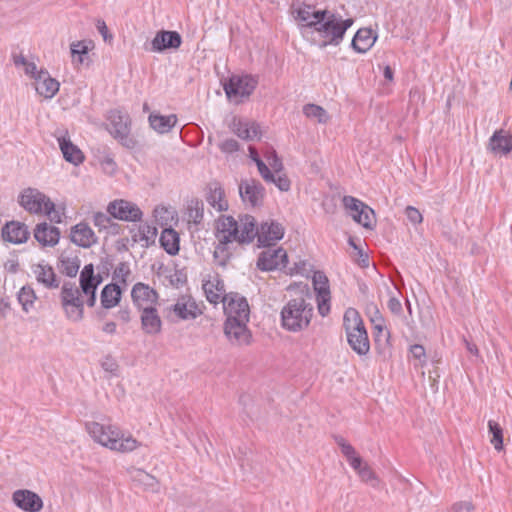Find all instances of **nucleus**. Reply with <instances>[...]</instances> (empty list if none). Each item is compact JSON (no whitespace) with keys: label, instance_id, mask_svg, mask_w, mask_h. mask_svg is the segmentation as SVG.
I'll return each instance as SVG.
<instances>
[{"label":"nucleus","instance_id":"f257e3e1","mask_svg":"<svg viewBox=\"0 0 512 512\" xmlns=\"http://www.w3.org/2000/svg\"><path fill=\"white\" fill-rule=\"evenodd\" d=\"M80 288L72 283H64L61 288V304L67 318L78 322L83 318L84 302L89 307L96 303V290L102 282V277L94 274L93 264L85 265L80 273Z\"/></svg>","mask_w":512,"mask_h":512},{"label":"nucleus","instance_id":"f03ea898","mask_svg":"<svg viewBox=\"0 0 512 512\" xmlns=\"http://www.w3.org/2000/svg\"><path fill=\"white\" fill-rule=\"evenodd\" d=\"M252 216L240 215L236 220L232 216L222 215L216 221V238L218 244L214 249L213 257L217 265L224 267L232 255L230 245L248 244L253 241Z\"/></svg>","mask_w":512,"mask_h":512},{"label":"nucleus","instance_id":"7ed1b4c3","mask_svg":"<svg viewBox=\"0 0 512 512\" xmlns=\"http://www.w3.org/2000/svg\"><path fill=\"white\" fill-rule=\"evenodd\" d=\"M85 429L94 442L117 453H130L141 446V443L130 433L123 432L117 425L90 421Z\"/></svg>","mask_w":512,"mask_h":512},{"label":"nucleus","instance_id":"20e7f679","mask_svg":"<svg viewBox=\"0 0 512 512\" xmlns=\"http://www.w3.org/2000/svg\"><path fill=\"white\" fill-rule=\"evenodd\" d=\"M313 311V305L303 297L289 300L281 309L282 328L292 333L306 330L311 323Z\"/></svg>","mask_w":512,"mask_h":512},{"label":"nucleus","instance_id":"39448f33","mask_svg":"<svg viewBox=\"0 0 512 512\" xmlns=\"http://www.w3.org/2000/svg\"><path fill=\"white\" fill-rule=\"evenodd\" d=\"M18 203L30 214H45L51 222L56 224L63 221V210L57 209L54 202L37 188L23 189L18 196Z\"/></svg>","mask_w":512,"mask_h":512},{"label":"nucleus","instance_id":"423d86ee","mask_svg":"<svg viewBox=\"0 0 512 512\" xmlns=\"http://www.w3.org/2000/svg\"><path fill=\"white\" fill-rule=\"evenodd\" d=\"M319 23L314 28L315 32L322 39L319 44L321 48L329 45L337 46L344 38L345 32L353 24V19H343L340 14L324 10Z\"/></svg>","mask_w":512,"mask_h":512},{"label":"nucleus","instance_id":"0eeeda50","mask_svg":"<svg viewBox=\"0 0 512 512\" xmlns=\"http://www.w3.org/2000/svg\"><path fill=\"white\" fill-rule=\"evenodd\" d=\"M343 327L347 341L358 355H366L370 350L368 334L359 312L354 308H348L343 316Z\"/></svg>","mask_w":512,"mask_h":512},{"label":"nucleus","instance_id":"6e6552de","mask_svg":"<svg viewBox=\"0 0 512 512\" xmlns=\"http://www.w3.org/2000/svg\"><path fill=\"white\" fill-rule=\"evenodd\" d=\"M108 131L122 146L128 149L135 148L137 142L131 136V120L127 113L112 110L108 115Z\"/></svg>","mask_w":512,"mask_h":512},{"label":"nucleus","instance_id":"1a4fd4ad","mask_svg":"<svg viewBox=\"0 0 512 512\" xmlns=\"http://www.w3.org/2000/svg\"><path fill=\"white\" fill-rule=\"evenodd\" d=\"M257 80L250 75H233L224 83V91L230 102L239 104L253 93Z\"/></svg>","mask_w":512,"mask_h":512},{"label":"nucleus","instance_id":"9d476101","mask_svg":"<svg viewBox=\"0 0 512 512\" xmlns=\"http://www.w3.org/2000/svg\"><path fill=\"white\" fill-rule=\"evenodd\" d=\"M342 202L354 221L364 228H372L374 224V211L368 205L352 196H344Z\"/></svg>","mask_w":512,"mask_h":512},{"label":"nucleus","instance_id":"9b49d317","mask_svg":"<svg viewBox=\"0 0 512 512\" xmlns=\"http://www.w3.org/2000/svg\"><path fill=\"white\" fill-rule=\"evenodd\" d=\"M249 320H226L224 334L233 346H248L252 342V333L247 327Z\"/></svg>","mask_w":512,"mask_h":512},{"label":"nucleus","instance_id":"f8f14e48","mask_svg":"<svg viewBox=\"0 0 512 512\" xmlns=\"http://www.w3.org/2000/svg\"><path fill=\"white\" fill-rule=\"evenodd\" d=\"M107 212L115 219L126 222H138L142 220L143 212L133 202L117 199L110 202Z\"/></svg>","mask_w":512,"mask_h":512},{"label":"nucleus","instance_id":"ddd939ff","mask_svg":"<svg viewBox=\"0 0 512 512\" xmlns=\"http://www.w3.org/2000/svg\"><path fill=\"white\" fill-rule=\"evenodd\" d=\"M222 303L226 320H249L250 308L245 297L231 292Z\"/></svg>","mask_w":512,"mask_h":512},{"label":"nucleus","instance_id":"4468645a","mask_svg":"<svg viewBox=\"0 0 512 512\" xmlns=\"http://www.w3.org/2000/svg\"><path fill=\"white\" fill-rule=\"evenodd\" d=\"M222 303L226 320H249L250 308L245 297L231 292Z\"/></svg>","mask_w":512,"mask_h":512},{"label":"nucleus","instance_id":"2eb2a0df","mask_svg":"<svg viewBox=\"0 0 512 512\" xmlns=\"http://www.w3.org/2000/svg\"><path fill=\"white\" fill-rule=\"evenodd\" d=\"M252 223L255 232L253 239L257 237L261 246H272L284 236V228L282 225L273 220L265 221L256 228V222L252 216Z\"/></svg>","mask_w":512,"mask_h":512},{"label":"nucleus","instance_id":"dca6fc26","mask_svg":"<svg viewBox=\"0 0 512 512\" xmlns=\"http://www.w3.org/2000/svg\"><path fill=\"white\" fill-rule=\"evenodd\" d=\"M312 282L316 292L318 312L322 317H325L330 313L331 294L328 278L323 272L316 271L314 272Z\"/></svg>","mask_w":512,"mask_h":512},{"label":"nucleus","instance_id":"f3484780","mask_svg":"<svg viewBox=\"0 0 512 512\" xmlns=\"http://www.w3.org/2000/svg\"><path fill=\"white\" fill-rule=\"evenodd\" d=\"M288 263V256L282 248H267L257 260V267L262 271L283 270Z\"/></svg>","mask_w":512,"mask_h":512},{"label":"nucleus","instance_id":"a211bd4d","mask_svg":"<svg viewBox=\"0 0 512 512\" xmlns=\"http://www.w3.org/2000/svg\"><path fill=\"white\" fill-rule=\"evenodd\" d=\"M239 194L245 204L256 207L262 204L265 189L262 184L255 179H244L239 183Z\"/></svg>","mask_w":512,"mask_h":512},{"label":"nucleus","instance_id":"6ab92c4d","mask_svg":"<svg viewBox=\"0 0 512 512\" xmlns=\"http://www.w3.org/2000/svg\"><path fill=\"white\" fill-rule=\"evenodd\" d=\"M69 238L73 244L81 248H90L98 242V237L86 222L72 226Z\"/></svg>","mask_w":512,"mask_h":512},{"label":"nucleus","instance_id":"aec40b11","mask_svg":"<svg viewBox=\"0 0 512 512\" xmlns=\"http://www.w3.org/2000/svg\"><path fill=\"white\" fill-rule=\"evenodd\" d=\"M202 287L206 299L212 304H218L226 298L225 285L218 274H208L203 280Z\"/></svg>","mask_w":512,"mask_h":512},{"label":"nucleus","instance_id":"412c9836","mask_svg":"<svg viewBox=\"0 0 512 512\" xmlns=\"http://www.w3.org/2000/svg\"><path fill=\"white\" fill-rule=\"evenodd\" d=\"M295 20L303 27L315 28L322 19L324 10H318L313 6L301 4L292 7Z\"/></svg>","mask_w":512,"mask_h":512},{"label":"nucleus","instance_id":"4be33fe9","mask_svg":"<svg viewBox=\"0 0 512 512\" xmlns=\"http://www.w3.org/2000/svg\"><path fill=\"white\" fill-rule=\"evenodd\" d=\"M14 504L25 512H39L43 508V501L38 494L30 490H17L13 493Z\"/></svg>","mask_w":512,"mask_h":512},{"label":"nucleus","instance_id":"5701e85b","mask_svg":"<svg viewBox=\"0 0 512 512\" xmlns=\"http://www.w3.org/2000/svg\"><path fill=\"white\" fill-rule=\"evenodd\" d=\"M131 297L133 299L134 304L140 309L143 310L146 307L152 308L157 303L158 294L157 292L150 288L148 285L144 283H137L133 286L131 291Z\"/></svg>","mask_w":512,"mask_h":512},{"label":"nucleus","instance_id":"b1692460","mask_svg":"<svg viewBox=\"0 0 512 512\" xmlns=\"http://www.w3.org/2000/svg\"><path fill=\"white\" fill-rule=\"evenodd\" d=\"M34 238L43 247H54L59 243V228L48 224L47 222L39 223L35 226Z\"/></svg>","mask_w":512,"mask_h":512},{"label":"nucleus","instance_id":"393cba45","mask_svg":"<svg viewBox=\"0 0 512 512\" xmlns=\"http://www.w3.org/2000/svg\"><path fill=\"white\" fill-rule=\"evenodd\" d=\"M182 43L181 36L176 31H159L151 42L152 52H162L166 49H177Z\"/></svg>","mask_w":512,"mask_h":512},{"label":"nucleus","instance_id":"a878e982","mask_svg":"<svg viewBox=\"0 0 512 512\" xmlns=\"http://www.w3.org/2000/svg\"><path fill=\"white\" fill-rule=\"evenodd\" d=\"M57 141L63 157L67 162L77 166L84 161V154L72 143L66 131L57 136Z\"/></svg>","mask_w":512,"mask_h":512},{"label":"nucleus","instance_id":"bb28decb","mask_svg":"<svg viewBox=\"0 0 512 512\" xmlns=\"http://www.w3.org/2000/svg\"><path fill=\"white\" fill-rule=\"evenodd\" d=\"M35 89L37 93L46 99L54 97L59 91V82L52 78L48 71L39 70L35 76Z\"/></svg>","mask_w":512,"mask_h":512},{"label":"nucleus","instance_id":"cd10ccee","mask_svg":"<svg viewBox=\"0 0 512 512\" xmlns=\"http://www.w3.org/2000/svg\"><path fill=\"white\" fill-rule=\"evenodd\" d=\"M488 149L495 155H507L512 150V136L505 130H496L489 139Z\"/></svg>","mask_w":512,"mask_h":512},{"label":"nucleus","instance_id":"c85d7f7f","mask_svg":"<svg viewBox=\"0 0 512 512\" xmlns=\"http://www.w3.org/2000/svg\"><path fill=\"white\" fill-rule=\"evenodd\" d=\"M171 311L181 320L195 319L201 314L196 302L190 297H181L171 306Z\"/></svg>","mask_w":512,"mask_h":512},{"label":"nucleus","instance_id":"c756f323","mask_svg":"<svg viewBox=\"0 0 512 512\" xmlns=\"http://www.w3.org/2000/svg\"><path fill=\"white\" fill-rule=\"evenodd\" d=\"M2 236L5 241L13 244H21L27 241L29 231L25 224L12 221L5 225L2 231Z\"/></svg>","mask_w":512,"mask_h":512},{"label":"nucleus","instance_id":"7c9ffc66","mask_svg":"<svg viewBox=\"0 0 512 512\" xmlns=\"http://www.w3.org/2000/svg\"><path fill=\"white\" fill-rule=\"evenodd\" d=\"M141 311V325L143 331L150 335L158 334L161 331L162 321L155 307H146Z\"/></svg>","mask_w":512,"mask_h":512},{"label":"nucleus","instance_id":"2f4dec72","mask_svg":"<svg viewBox=\"0 0 512 512\" xmlns=\"http://www.w3.org/2000/svg\"><path fill=\"white\" fill-rule=\"evenodd\" d=\"M375 41L376 36L373 34V31L362 28L356 32L351 45L355 51L365 53L374 45Z\"/></svg>","mask_w":512,"mask_h":512},{"label":"nucleus","instance_id":"473e14b6","mask_svg":"<svg viewBox=\"0 0 512 512\" xmlns=\"http://www.w3.org/2000/svg\"><path fill=\"white\" fill-rule=\"evenodd\" d=\"M33 273L37 279V281L43 284L47 288H56L58 287V282L56 280V275L51 266L46 264H37L33 266Z\"/></svg>","mask_w":512,"mask_h":512},{"label":"nucleus","instance_id":"72a5a7b5","mask_svg":"<svg viewBox=\"0 0 512 512\" xmlns=\"http://www.w3.org/2000/svg\"><path fill=\"white\" fill-rule=\"evenodd\" d=\"M131 232L133 233L132 240L145 246L154 243L157 236V228L148 223L140 224L136 230H131Z\"/></svg>","mask_w":512,"mask_h":512},{"label":"nucleus","instance_id":"f704fd0d","mask_svg":"<svg viewBox=\"0 0 512 512\" xmlns=\"http://www.w3.org/2000/svg\"><path fill=\"white\" fill-rule=\"evenodd\" d=\"M121 299V289L118 284H108L101 292V305L105 309H111L118 305Z\"/></svg>","mask_w":512,"mask_h":512},{"label":"nucleus","instance_id":"c9c22d12","mask_svg":"<svg viewBox=\"0 0 512 512\" xmlns=\"http://www.w3.org/2000/svg\"><path fill=\"white\" fill-rule=\"evenodd\" d=\"M234 133L244 140H255L259 138V127L254 122L238 121L233 125Z\"/></svg>","mask_w":512,"mask_h":512},{"label":"nucleus","instance_id":"e433bc0d","mask_svg":"<svg viewBox=\"0 0 512 512\" xmlns=\"http://www.w3.org/2000/svg\"><path fill=\"white\" fill-rule=\"evenodd\" d=\"M177 118L175 115L163 116L158 114H151L149 116L150 126L158 133L169 132L176 124Z\"/></svg>","mask_w":512,"mask_h":512},{"label":"nucleus","instance_id":"4c0bfd02","mask_svg":"<svg viewBox=\"0 0 512 512\" xmlns=\"http://www.w3.org/2000/svg\"><path fill=\"white\" fill-rule=\"evenodd\" d=\"M160 243L164 250L170 255H175L179 251V236L172 228L163 229L160 236Z\"/></svg>","mask_w":512,"mask_h":512},{"label":"nucleus","instance_id":"58836bf2","mask_svg":"<svg viewBox=\"0 0 512 512\" xmlns=\"http://www.w3.org/2000/svg\"><path fill=\"white\" fill-rule=\"evenodd\" d=\"M224 190L218 184L209 186V193L207 195V202L217 211H225L228 208V203L224 197Z\"/></svg>","mask_w":512,"mask_h":512},{"label":"nucleus","instance_id":"ea45409f","mask_svg":"<svg viewBox=\"0 0 512 512\" xmlns=\"http://www.w3.org/2000/svg\"><path fill=\"white\" fill-rule=\"evenodd\" d=\"M89 52V46L85 41H76L70 44L72 63L76 66L84 63Z\"/></svg>","mask_w":512,"mask_h":512},{"label":"nucleus","instance_id":"a19ab883","mask_svg":"<svg viewBox=\"0 0 512 512\" xmlns=\"http://www.w3.org/2000/svg\"><path fill=\"white\" fill-rule=\"evenodd\" d=\"M153 217L160 226H169L175 218V211L171 207L158 205L153 210Z\"/></svg>","mask_w":512,"mask_h":512},{"label":"nucleus","instance_id":"79ce46f5","mask_svg":"<svg viewBox=\"0 0 512 512\" xmlns=\"http://www.w3.org/2000/svg\"><path fill=\"white\" fill-rule=\"evenodd\" d=\"M36 298L35 291L30 286H23L18 292V301L26 313L34 308Z\"/></svg>","mask_w":512,"mask_h":512},{"label":"nucleus","instance_id":"37998d69","mask_svg":"<svg viewBox=\"0 0 512 512\" xmlns=\"http://www.w3.org/2000/svg\"><path fill=\"white\" fill-rule=\"evenodd\" d=\"M303 113L306 117L316 119L319 123H326L329 120L326 110L316 104H306L303 107Z\"/></svg>","mask_w":512,"mask_h":512},{"label":"nucleus","instance_id":"c03bdc74","mask_svg":"<svg viewBox=\"0 0 512 512\" xmlns=\"http://www.w3.org/2000/svg\"><path fill=\"white\" fill-rule=\"evenodd\" d=\"M489 433L491 434L490 442L497 451L503 449V430L501 426L493 420L488 422Z\"/></svg>","mask_w":512,"mask_h":512},{"label":"nucleus","instance_id":"a18cd8bd","mask_svg":"<svg viewBox=\"0 0 512 512\" xmlns=\"http://www.w3.org/2000/svg\"><path fill=\"white\" fill-rule=\"evenodd\" d=\"M203 204L198 200H192L187 207L188 223L199 224L203 219Z\"/></svg>","mask_w":512,"mask_h":512},{"label":"nucleus","instance_id":"49530a36","mask_svg":"<svg viewBox=\"0 0 512 512\" xmlns=\"http://www.w3.org/2000/svg\"><path fill=\"white\" fill-rule=\"evenodd\" d=\"M80 268V260L77 257H65L60 261V270L68 277H75Z\"/></svg>","mask_w":512,"mask_h":512},{"label":"nucleus","instance_id":"de8ad7c7","mask_svg":"<svg viewBox=\"0 0 512 512\" xmlns=\"http://www.w3.org/2000/svg\"><path fill=\"white\" fill-rule=\"evenodd\" d=\"M249 156L255 162L261 177L263 179H268L270 177V169L266 165V163L259 157L257 150L252 146L249 147Z\"/></svg>","mask_w":512,"mask_h":512},{"label":"nucleus","instance_id":"09e8293b","mask_svg":"<svg viewBox=\"0 0 512 512\" xmlns=\"http://www.w3.org/2000/svg\"><path fill=\"white\" fill-rule=\"evenodd\" d=\"M264 181L275 184L281 191H288L290 189L291 183L285 174L273 173L270 170V177L264 179Z\"/></svg>","mask_w":512,"mask_h":512},{"label":"nucleus","instance_id":"8fccbe9b","mask_svg":"<svg viewBox=\"0 0 512 512\" xmlns=\"http://www.w3.org/2000/svg\"><path fill=\"white\" fill-rule=\"evenodd\" d=\"M410 353L416 368H423L426 364V352L422 345L415 344L410 347Z\"/></svg>","mask_w":512,"mask_h":512},{"label":"nucleus","instance_id":"3c124183","mask_svg":"<svg viewBox=\"0 0 512 512\" xmlns=\"http://www.w3.org/2000/svg\"><path fill=\"white\" fill-rule=\"evenodd\" d=\"M131 274L130 266L126 262L119 263L114 272H113V280L118 283L126 284L129 275Z\"/></svg>","mask_w":512,"mask_h":512},{"label":"nucleus","instance_id":"603ef678","mask_svg":"<svg viewBox=\"0 0 512 512\" xmlns=\"http://www.w3.org/2000/svg\"><path fill=\"white\" fill-rule=\"evenodd\" d=\"M268 167L274 173H280L283 170L282 160L278 157L275 150H269L264 154Z\"/></svg>","mask_w":512,"mask_h":512},{"label":"nucleus","instance_id":"864d4df0","mask_svg":"<svg viewBox=\"0 0 512 512\" xmlns=\"http://www.w3.org/2000/svg\"><path fill=\"white\" fill-rule=\"evenodd\" d=\"M357 474L363 482L370 484L372 487H378L379 479L368 464H364Z\"/></svg>","mask_w":512,"mask_h":512},{"label":"nucleus","instance_id":"5fc2aeb1","mask_svg":"<svg viewBox=\"0 0 512 512\" xmlns=\"http://www.w3.org/2000/svg\"><path fill=\"white\" fill-rule=\"evenodd\" d=\"M307 266L309 265L306 261L300 260L299 262L294 263V265L291 267H288L286 265V268L284 270L289 275L308 276L309 269L307 268Z\"/></svg>","mask_w":512,"mask_h":512},{"label":"nucleus","instance_id":"6e6d98bb","mask_svg":"<svg viewBox=\"0 0 512 512\" xmlns=\"http://www.w3.org/2000/svg\"><path fill=\"white\" fill-rule=\"evenodd\" d=\"M405 215L407 219L410 221L411 224L417 225L420 224L423 221L422 214L420 211L413 207V206H407L405 209Z\"/></svg>","mask_w":512,"mask_h":512},{"label":"nucleus","instance_id":"4d7b16f0","mask_svg":"<svg viewBox=\"0 0 512 512\" xmlns=\"http://www.w3.org/2000/svg\"><path fill=\"white\" fill-rule=\"evenodd\" d=\"M100 164H101L103 171L108 174H113L117 169V165H116L114 159L109 155L104 156L100 160Z\"/></svg>","mask_w":512,"mask_h":512},{"label":"nucleus","instance_id":"13d9d810","mask_svg":"<svg viewBox=\"0 0 512 512\" xmlns=\"http://www.w3.org/2000/svg\"><path fill=\"white\" fill-rule=\"evenodd\" d=\"M134 479L138 480L146 486H153L155 483V478L153 476L140 469L136 470Z\"/></svg>","mask_w":512,"mask_h":512},{"label":"nucleus","instance_id":"bf43d9fd","mask_svg":"<svg viewBox=\"0 0 512 512\" xmlns=\"http://www.w3.org/2000/svg\"><path fill=\"white\" fill-rule=\"evenodd\" d=\"M93 222L100 229H105L110 223V218L103 212H97L93 215Z\"/></svg>","mask_w":512,"mask_h":512},{"label":"nucleus","instance_id":"052dcab7","mask_svg":"<svg viewBox=\"0 0 512 512\" xmlns=\"http://www.w3.org/2000/svg\"><path fill=\"white\" fill-rule=\"evenodd\" d=\"M219 147L225 153H233L239 149L238 142L235 139H226L219 144Z\"/></svg>","mask_w":512,"mask_h":512},{"label":"nucleus","instance_id":"680f3d73","mask_svg":"<svg viewBox=\"0 0 512 512\" xmlns=\"http://www.w3.org/2000/svg\"><path fill=\"white\" fill-rule=\"evenodd\" d=\"M473 510H474V506L469 501H461V502L455 503L451 508L452 512H473Z\"/></svg>","mask_w":512,"mask_h":512},{"label":"nucleus","instance_id":"e2e57ef3","mask_svg":"<svg viewBox=\"0 0 512 512\" xmlns=\"http://www.w3.org/2000/svg\"><path fill=\"white\" fill-rule=\"evenodd\" d=\"M102 368L108 372H115L118 365L112 357H106L102 362Z\"/></svg>","mask_w":512,"mask_h":512},{"label":"nucleus","instance_id":"0e129e2a","mask_svg":"<svg viewBox=\"0 0 512 512\" xmlns=\"http://www.w3.org/2000/svg\"><path fill=\"white\" fill-rule=\"evenodd\" d=\"M350 464V466L358 473L359 470H361L364 466V462L362 458L357 454L350 459L347 460Z\"/></svg>","mask_w":512,"mask_h":512},{"label":"nucleus","instance_id":"69168bd1","mask_svg":"<svg viewBox=\"0 0 512 512\" xmlns=\"http://www.w3.org/2000/svg\"><path fill=\"white\" fill-rule=\"evenodd\" d=\"M388 308L394 314H399L402 311L401 302L396 297H391L389 299Z\"/></svg>","mask_w":512,"mask_h":512},{"label":"nucleus","instance_id":"338daca9","mask_svg":"<svg viewBox=\"0 0 512 512\" xmlns=\"http://www.w3.org/2000/svg\"><path fill=\"white\" fill-rule=\"evenodd\" d=\"M24 70H25V73L27 75H30L34 80H35V76H37V73H39V71L37 70V66L34 62H30L28 61L26 63V65L24 66Z\"/></svg>","mask_w":512,"mask_h":512},{"label":"nucleus","instance_id":"774afa93","mask_svg":"<svg viewBox=\"0 0 512 512\" xmlns=\"http://www.w3.org/2000/svg\"><path fill=\"white\" fill-rule=\"evenodd\" d=\"M341 451L347 460L350 459L351 457L357 455L354 447L352 445H350L349 443L343 444Z\"/></svg>","mask_w":512,"mask_h":512}]
</instances>
